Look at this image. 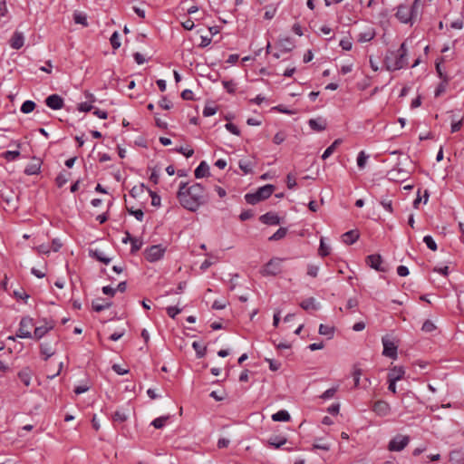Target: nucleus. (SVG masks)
Here are the masks:
<instances>
[{
	"label": "nucleus",
	"mask_w": 464,
	"mask_h": 464,
	"mask_svg": "<svg viewBox=\"0 0 464 464\" xmlns=\"http://www.w3.org/2000/svg\"><path fill=\"white\" fill-rule=\"evenodd\" d=\"M375 36V32L372 28H369L365 32L360 33L358 35V41L361 43L370 42Z\"/></svg>",
	"instance_id": "21"
},
{
	"label": "nucleus",
	"mask_w": 464,
	"mask_h": 464,
	"mask_svg": "<svg viewBox=\"0 0 464 464\" xmlns=\"http://www.w3.org/2000/svg\"><path fill=\"white\" fill-rule=\"evenodd\" d=\"M463 117H461L459 120H455L454 117H452V123H451V132H457L460 130L462 126Z\"/></svg>",
	"instance_id": "43"
},
{
	"label": "nucleus",
	"mask_w": 464,
	"mask_h": 464,
	"mask_svg": "<svg viewBox=\"0 0 464 464\" xmlns=\"http://www.w3.org/2000/svg\"><path fill=\"white\" fill-rule=\"evenodd\" d=\"M405 373L403 367L401 366H394L392 368L388 373V381H399L401 380Z\"/></svg>",
	"instance_id": "15"
},
{
	"label": "nucleus",
	"mask_w": 464,
	"mask_h": 464,
	"mask_svg": "<svg viewBox=\"0 0 464 464\" xmlns=\"http://www.w3.org/2000/svg\"><path fill=\"white\" fill-rule=\"evenodd\" d=\"M186 186V183L180 184L177 197L183 208L195 212L205 203L204 188L199 183H195L188 188Z\"/></svg>",
	"instance_id": "1"
},
{
	"label": "nucleus",
	"mask_w": 464,
	"mask_h": 464,
	"mask_svg": "<svg viewBox=\"0 0 464 464\" xmlns=\"http://www.w3.org/2000/svg\"><path fill=\"white\" fill-rule=\"evenodd\" d=\"M367 264L373 269L377 271H385L383 267L381 266L382 262V256L380 255H370L367 256Z\"/></svg>",
	"instance_id": "11"
},
{
	"label": "nucleus",
	"mask_w": 464,
	"mask_h": 464,
	"mask_svg": "<svg viewBox=\"0 0 464 464\" xmlns=\"http://www.w3.org/2000/svg\"><path fill=\"white\" fill-rule=\"evenodd\" d=\"M313 447L314 449L322 450L324 451H328L330 450V445L328 443L323 442L322 440H316Z\"/></svg>",
	"instance_id": "42"
},
{
	"label": "nucleus",
	"mask_w": 464,
	"mask_h": 464,
	"mask_svg": "<svg viewBox=\"0 0 464 464\" xmlns=\"http://www.w3.org/2000/svg\"><path fill=\"white\" fill-rule=\"evenodd\" d=\"M111 305V302L102 301V303L100 300H95L92 302V308L96 312H101L104 309L109 308Z\"/></svg>",
	"instance_id": "28"
},
{
	"label": "nucleus",
	"mask_w": 464,
	"mask_h": 464,
	"mask_svg": "<svg viewBox=\"0 0 464 464\" xmlns=\"http://www.w3.org/2000/svg\"><path fill=\"white\" fill-rule=\"evenodd\" d=\"M286 442V439L285 438H282V439H279L277 437H275V438H270L268 440V443L269 445L275 447L276 449H278L280 448L281 446H283L285 443Z\"/></svg>",
	"instance_id": "34"
},
{
	"label": "nucleus",
	"mask_w": 464,
	"mask_h": 464,
	"mask_svg": "<svg viewBox=\"0 0 464 464\" xmlns=\"http://www.w3.org/2000/svg\"><path fill=\"white\" fill-rule=\"evenodd\" d=\"M280 45L286 52H290L295 46L291 39L288 37L281 40Z\"/></svg>",
	"instance_id": "39"
},
{
	"label": "nucleus",
	"mask_w": 464,
	"mask_h": 464,
	"mask_svg": "<svg viewBox=\"0 0 464 464\" xmlns=\"http://www.w3.org/2000/svg\"><path fill=\"white\" fill-rule=\"evenodd\" d=\"M395 16L403 24L412 23L414 20L409 6L401 5L398 6Z\"/></svg>",
	"instance_id": "7"
},
{
	"label": "nucleus",
	"mask_w": 464,
	"mask_h": 464,
	"mask_svg": "<svg viewBox=\"0 0 464 464\" xmlns=\"http://www.w3.org/2000/svg\"><path fill=\"white\" fill-rule=\"evenodd\" d=\"M151 197V205L154 207H159L160 205V197L158 196L155 192L150 191Z\"/></svg>",
	"instance_id": "51"
},
{
	"label": "nucleus",
	"mask_w": 464,
	"mask_h": 464,
	"mask_svg": "<svg viewBox=\"0 0 464 464\" xmlns=\"http://www.w3.org/2000/svg\"><path fill=\"white\" fill-rule=\"evenodd\" d=\"M358 232L350 230L343 235V242L347 245H352L358 239Z\"/></svg>",
	"instance_id": "20"
},
{
	"label": "nucleus",
	"mask_w": 464,
	"mask_h": 464,
	"mask_svg": "<svg viewBox=\"0 0 464 464\" xmlns=\"http://www.w3.org/2000/svg\"><path fill=\"white\" fill-rule=\"evenodd\" d=\"M10 46L14 49H20L24 44V36L22 33L14 32L9 41Z\"/></svg>",
	"instance_id": "12"
},
{
	"label": "nucleus",
	"mask_w": 464,
	"mask_h": 464,
	"mask_svg": "<svg viewBox=\"0 0 464 464\" xmlns=\"http://www.w3.org/2000/svg\"><path fill=\"white\" fill-rule=\"evenodd\" d=\"M342 143V140L341 139H337L335 140L331 146H329L324 152V154L322 155V159L323 160H326L328 157H330L334 150L336 149V147L338 145H340Z\"/></svg>",
	"instance_id": "26"
},
{
	"label": "nucleus",
	"mask_w": 464,
	"mask_h": 464,
	"mask_svg": "<svg viewBox=\"0 0 464 464\" xmlns=\"http://www.w3.org/2000/svg\"><path fill=\"white\" fill-rule=\"evenodd\" d=\"M300 306L304 310H317L319 308L318 304H316L315 299L314 297H309L301 302Z\"/></svg>",
	"instance_id": "22"
},
{
	"label": "nucleus",
	"mask_w": 464,
	"mask_h": 464,
	"mask_svg": "<svg viewBox=\"0 0 464 464\" xmlns=\"http://www.w3.org/2000/svg\"><path fill=\"white\" fill-rule=\"evenodd\" d=\"M286 233H287V229L286 228L280 227L275 234H273L269 237V240L270 241H276V240L282 239L283 237H285Z\"/></svg>",
	"instance_id": "32"
},
{
	"label": "nucleus",
	"mask_w": 464,
	"mask_h": 464,
	"mask_svg": "<svg viewBox=\"0 0 464 464\" xmlns=\"http://www.w3.org/2000/svg\"><path fill=\"white\" fill-rule=\"evenodd\" d=\"M217 110L215 107L206 106L203 110V115L205 117L212 116L216 113Z\"/></svg>",
	"instance_id": "59"
},
{
	"label": "nucleus",
	"mask_w": 464,
	"mask_h": 464,
	"mask_svg": "<svg viewBox=\"0 0 464 464\" xmlns=\"http://www.w3.org/2000/svg\"><path fill=\"white\" fill-rule=\"evenodd\" d=\"M91 256L99 260L102 263L108 265L111 262V258L107 257L102 251L95 249L90 251Z\"/></svg>",
	"instance_id": "23"
},
{
	"label": "nucleus",
	"mask_w": 464,
	"mask_h": 464,
	"mask_svg": "<svg viewBox=\"0 0 464 464\" xmlns=\"http://www.w3.org/2000/svg\"><path fill=\"white\" fill-rule=\"evenodd\" d=\"M192 347L194 348V350L196 351L197 353V356L198 358H202L205 356L206 354V347L205 346H202L201 344H199L198 342H194L192 343Z\"/></svg>",
	"instance_id": "33"
},
{
	"label": "nucleus",
	"mask_w": 464,
	"mask_h": 464,
	"mask_svg": "<svg viewBox=\"0 0 464 464\" xmlns=\"http://www.w3.org/2000/svg\"><path fill=\"white\" fill-rule=\"evenodd\" d=\"M358 304H359V302L356 298H350L347 301L346 309L352 310V309L357 307Z\"/></svg>",
	"instance_id": "62"
},
{
	"label": "nucleus",
	"mask_w": 464,
	"mask_h": 464,
	"mask_svg": "<svg viewBox=\"0 0 464 464\" xmlns=\"http://www.w3.org/2000/svg\"><path fill=\"white\" fill-rule=\"evenodd\" d=\"M90 389V385L88 383L86 384H82V385H79V386H76L73 390V392L76 393V394H81L82 392H87L88 390Z\"/></svg>",
	"instance_id": "55"
},
{
	"label": "nucleus",
	"mask_w": 464,
	"mask_h": 464,
	"mask_svg": "<svg viewBox=\"0 0 464 464\" xmlns=\"http://www.w3.org/2000/svg\"><path fill=\"white\" fill-rule=\"evenodd\" d=\"M130 243H131V252L132 253L140 250L142 246V242L135 237L133 239H131Z\"/></svg>",
	"instance_id": "47"
},
{
	"label": "nucleus",
	"mask_w": 464,
	"mask_h": 464,
	"mask_svg": "<svg viewBox=\"0 0 464 464\" xmlns=\"http://www.w3.org/2000/svg\"><path fill=\"white\" fill-rule=\"evenodd\" d=\"M181 312V309L176 307V306H169L167 308V313L169 316L171 318H175V316Z\"/></svg>",
	"instance_id": "50"
},
{
	"label": "nucleus",
	"mask_w": 464,
	"mask_h": 464,
	"mask_svg": "<svg viewBox=\"0 0 464 464\" xmlns=\"http://www.w3.org/2000/svg\"><path fill=\"white\" fill-rule=\"evenodd\" d=\"M42 161L37 158H31V175L39 174Z\"/></svg>",
	"instance_id": "29"
},
{
	"label": "nucleus",
	"mask_w": 464,
	"mask_h": 464,
	"mask_svg": "<svg viewBox=\"0 0 464 464\" xmlns=\"http://www.w3.org/2000/svg\"><path fill=\"white\" fill-rule=\"evenodd\" d=\"M46 105L53 110H60L63 107V100L58 94H52L45 100Z\"/></svg>",
	"instance_id": "9"
},
{
	"label": "nucleus",
	"mask_w": 464,
	"mask_h": 464,
	"mask_svg": "<svg viewBox=\"0 0 464 464\" xmlns=\"http://www.w3.org/2000/svg\"><path fill=\"white\" fill-rule=\"evenodd\" d=\"M226 129L230 131L231 133L235 134V135H239L240 134V130L239 129L234 125L233 123H227L225 125Z\"/></svg>",
	"instance_id": "53"
},
{
	"label": "nucleus",
	"mask_w": 464,
	"mask_h": 464,
	"mask_svg": "<svg viewBox=\"0 0 464 464\" xmlns=\"http://www.w3.org/2000/svg\"><path fill=\"white\" fill-rule=\"evenodd\" d=\"M308 124L312 130L316 131L324 130L326 128L325 121L321 119H311L309 120Z\"/></svg>",
	"instance_id": "19"
},
{
	"label": "nucleus",
	"mask_w": 464,
	"mask_h": 464,
	"mask_svg": "<svg viewBox=\"0 0 464 464\" xmlns=\"http://www.w3.org/2000/svg\"><path fill=\"white\" fill-rule=\"evenodd\" d=\"M409 441L408 436L397 435L389 442L388 449L391 451H401L408 445Z\"/></svg>",
	"instance_id": "5"
},
{
	"label": "nucleus",
	"mask_w": 464,
	"mask_h": 464,
	"mask_svg": "<svg viewBox=\"0 0 464 464\" xmlns=\"http://www.w3.org/2000/svg\"><path fill=\"white\" fill-rule=\"evenodd\" d=\"M319 334L322 335H327L331 338L334 334V327L324 325V324H320Z\"/></svg>",
	"instance_id": "36"
},
{
	"label": "nucleus",
	"mask_w": 464,
	"mask_h": 464,
	"mask_svg": "<svg viewBox=\"0 0 464 464\" xmlns=\"http://www.w3.org/2000/svg\"><path fill=\"white\" fill-rule=\"evenodd\" d=\"M4 156L5 158L7 160H14V159H16L18 156H19V151L17 150H8V151H5L4 153Z\"/></svg>",
	"instance_id": "49"
},
{
	"label": "nucleus",
	"mask_w": 464,
	"mask_h": 464,
	"mask_svg": "<svg viewBox=\"0 0 464 464\" xmlns=\"http://www.w3.org/2000/svg\"><path fill=\"white\" fill-rule=\"evenodd\" d=\"M421 329L426 333H430L436 329V326L430 320H426Z\"/></svg>",
	"instance_id": "46"
},
{
	"label": "nucleus",
	"mask_w": 464,
	"mask_h": 464,
	"mask_svg": "<svg viewBox=\"0 0 464 464\" xmlns=\"http://www.w3.org/2000/svg\"><path fill=\"white\" fill-rule=\"evenodd\" d=\"M73 21L75 24H82L83 26L88 25L87 17L82 13H78V12L74 13Z\"/></svg>",
	"instance_id": "31"
},
{
	"label": "nucleus",
	"mask_w": 464,
	"mask_h": 464,
	"mask_svg": "<svg viewBox=\"0 0 464 464\" xmlns=\"http://www.w3.org/2000/svg\"><path fill=\"white\" fill-rule=\"evenodd\" d=\"M409 176V172L404 169L396 166L387 172V177L390 180L401 182L405 180Z\"/></svg>",
	"instance_id": "6"
},
{
	"label": "nucleus",
	"mask_w": 464,
	"mask_h": 464,
	"mask_svg": "<svg viewBox=\"0 0 464 464\" xmlns=\"http://www.w3.org/2000/svg\"><path fill=\"white\" fill-rule=\"evenodd\" d=\"M29 320L27 317L22 318L20 322V327L16 333V337L19 338H27L29 337V330L27 329V324Z\"/></svg>",
	"instance_id": "16"
},
{
	"label": "nucleus",
	"mask_w": 464,
	"mask_h": 464,
	"mask_svg": "<svg viewBox=\"0 0 464 464\" xmlns=\"http://www.w3.org/2000/svg\"><path fill=\"white\" fill-rule=\"evenodd\" d=\"M286 183H287L288 188H290V189L294 188L296 186L295 179L291 174L287 175V177H286Z\"/></svg>",
	"instance_id": "61"
},
{
	"label": "nucleus",
	"mask_w": 464,
	"mask_h": 464,
	"mask_svg": "<svg viewBox=\"0 0 464 464\" xmlns=\"http://www.w3.org/2000/svg\"><path fill=\"white\" fill-rule=\"evenodd\" d=\"M176 151L183 154L187 158H190L193 155V153H194L193 150H191V149L190 150H187V149H185L183 147H180V148L177 149Z\"/></svg>",
	"instance_id": "63"
},
{
	"label": "nucleus",
	"mask_w": 464,
	"mask_h": 464,
	"mask_svg": "<svg viewBox=\"0 0 464 464\" xmlns=\"http://www.w3.org/2000/svg\"><path fill=\"white\" fill-rule=\"evenodd\" d=\"M283 259L278 257H274L270 259L268 263H266L264 267L261 269L260 273L264 276H276L281 272V263Z\"/></svg>",
	"instance_id": "3"
},
{
	"label": "nucleus",
	"mask_w": 464,
	"mask_h": 464,
	"mask_svg": "<svg viewBox=\"0 0 464 464\" xmlns=\"http://www.w3.org/2000/svg\"><path fill=\"white\" fill-rule=\"evenodd\" d=\"M318 252L319 255L322 256H326L330 254V246L324 243V237H322L320 240V246Z\"/></svg>",
	"instance_id": "35"
},
{
	"label": "nucleus",
	"mask_w": 464,
	"mask_h": 464,
	"mask_svg": "<svg viewBox=\"0 0 464 464\" xmlns=\"http://www.w3.org/2000/svg\"><path fill=\"white\" fill-rule=\"evenodd\" d=\"M41 353L44 356V360H46L54 353V351L48 343H43L41 345Z\"/></svg>",
	"instance_id": "30"
},
{
	"label": "nucleus",
	"mask_w": 464,
	"mask_h": 464,
	"mask_svg": "<svg viewBox=\"0 0 464 464\" xmlns=\"http://www.w3.org/2000/svg\"><path fill=\"white\" fill-rule=\"evenodd\" d=\"M285 140V135L284 132H277L273 139V141L276 144H281Z\"/></svg>",
	"instance_id": "57"
},
{
	"label": "nucleus",
	"mask_w": 464,
	"mask_h": 464,
	"mask_svg": "<svg viewBox=\"0 0 464 464\" xmlns=\"http://www.w3.org/2000/svg\"><path fill=\"white\" fill-rule=\"evenodd\" d=\"M238 165L245 174H248L252 171V164L248 161L240 160Z\"/></svg>",
	"instance_id": "44"
},
{
	"label": "nucleus",
	"mask_w": 464,
	"mask_h": 464,
	"mask_svg": "<svg viewBox=\"0 0 464 464\" xmlns=\"http://www.w3.org/2000/svg\"><path fill=\"white\" fill-rule=\"evenodd\" d=\"M274 190H275V186L271 185V184H267V185H265V186L259 188L256 193L258 195V197L261 200H264V199L268 198L272 195Z\"/></svg>",
	"instance_id": "14"
},
{
	"label": "nucleus",
	"mask_w": 464,
	"mask_h": 464,
	"mask_svg": "<svg viewBox=\"0 0 464 464\" xmlns=\"http://www.w3.org/2000/svg\"><path fill=\"white\" fill-rule=\"evenodd\" d=\"M149 169H151L150 180L152 181L154 184H158L159 179H160V175H159L160 169H158L156 167L152 168V169L150 167H149Z\"/></svg>",
	"instance_id": "45"
},
{
	"label": "nucleus",
	"mask_w": 464,
	"mask_h": 464,
	"mask_svg": "<svg viewBox=\"0 0 464 464\" xmlns=\"http://www.w3.org/2000/svg\"><path fill=\"white\" fill-rule=\"evenodd\" d=\"M223 86L229 93L235 92V83L232 81H223Z\"/></svg>",
	"instance_id": "52"
},
{
	"label": "nucleus",
	"mask_w": 464,
	"mask_h": 464,
	"mask_svg": "<svg viewBox=\"0 0 464 464\" xmlns=\"http://www.w3.org/2000/svg\"><path fill=\"white\" fill-rule=\"evenodd\" d=\"M209 175V167L205 161H201L198 168L195 169V177L201 179Z\"/></svg>",
	"instance_id": "18"
},
{
	"label": "nucleus",
	"mask_w": 464,
	"mask_h": 464,
	"mask_svg": "<svg viewBox=\"0 0 464 464\" xmlns=\"http://www.w3.org/2000/svg\"><path fill=\"white\" fill-rule=\"evenodd\" d=\"M245 198H246V201L251 205H255V204L258 203L259 201H261V199L259 198L258 195L256 192L246 194L245 196Z\"/></svg>",
	"instance_id": "38"
},
{
	"label": "nucleus",
	"mask_w": 464,
	"mask_h": 464,
	"mask_svg": "<svg viewBox=\"0 0 464 464\" xmlns=\"http://www.w3.org/2000/svg\"><path fill=\"white\" fill-rule=\"evenodd\" d=\"M408 51L405 44H401L397 51H390L385 56V65L389 71H396L408 64Z\"/></svg>",
	"instance_id": "2"
},
{
	"label": "nucleus",
	"mask_w": 464,
	"mask_h": 464,
	"mask_svg": "<svg viewBox=\"0 0 464 464\" xmlns=\"http://www.w3.org/2000/svg\"><path fill=\"white\" fill-rule=\"evenodd\" d=\"M340 46L346 51L352 49V43L348 39H343L340 41Z\"/></svg>",
	"instance_id": "64"
},
{
	"label": "nucleus",
	"mask_w": 464,
	"mask_h": 464,
	"mask_svg": "<svg viewBox=\"0 0 464 464\" xmlns=\"http://www.w3.org/2000/svg\"><path fill=\"white\" fill-rule=\"evenodd\" d=\"M68 179L65 175L60 174L56 178V184L59 188L63 187L65 183H67Z\"/></svg>",
	"instance_id": "60"
},
{
	"label": "nucleus",
	"mask_w": 464,
	"mask_h": 464,
	"mask_svg": "<svg viewBox=\"0 0 464 464\" xmlns=\"http://www.w3.org/2000/svg\"><path fill=\"white\" fill-rule=\"evenodd\" d=\"M266 361L269 363V368L270 370L272 371H277L280 366H281V363L276 362V361H274L272 359H266Z\"/></svg>",
	"instance_id": "56"
},
{
	"label": "nucleus",
	"mask_w": 464,
	"mask_h": 464,
	"mask_svg": "<svg viewBox=\"0 0 464 464\" xmlns=\"http://www.w3.org/2000/svg\"><path fill=\"white\" fill-rule=\"evenodd\" d=\"M272 420L275 421H288L290 414L286 411H279L272 415Z\"/></svg>",
	"instance_id": "25"
},
{
	"label": "nucleus",
	"mask_w": 464,
	"mask_h": 464,
	"mask_svg": "<svg viewBox=\"0 0 464 464\" xmlns=\"http://www.w3.org/2000/svg\"><path fill=\"white\" fill-rule=\"evenodd\" d=\"M369 156L364 151H361L357 157V165L360 169H363L366 165Z\"/></svg>",
	"instance_id": "37"
},
{
	"label": "nucleus",
	"mask_w": 464,
	"mask_h": 464,
	"mask_svg": "<svg viewBox=\"0 0 464 464\" xmlns=\"http://www.w3.org/2000/svg\"><path fill=\"white\" fill-rule=\"evenodd\" d=\"M130 415V412L126 411V409L122 408L121 410H117L115 412L111 414V419L114 422L121 423L125 421Z\"/></svg>",
	"instance_id": "17"
},
{
	"label": "nucleus",
	"mask_w": 464,
	"mask_h": 464,
	"mask_svg": "<svg viewBox=\"0 0 464 464\" xmlns=\"http://www.w3.org/2000/svg\"><path fill=\"white\" fill-rule=\"evenodd\" d=\"M423 241L424 243L427 245V246L432 250V251H435L437 250V244L435 243V241L433 240L432 237L430 236H425L424 238H423Z\"/></svg>",
	"instance_id": "41"
},
{
	"label": "nucleus",
	"mask_w": 464,
	"mask_h": 464,
	"mask_svg": "<svg viewBox=\"0 0 464 464\" xmlns=\"http://www.w3.org/2000/svg\"><path fill=\"white\" fill-rule=\"evenodd\" d=\"M421 7H422L421 0H414L411 6L409 7L411 10V14H412L414 20H416L417 17L419 16Z\"/></svg>",
	"instance_id": "24"
},
{
	"label": "nucleus",
	"mask_w": 464,
	"mask_h": 464,
	"mask_svg": "<svg viewBox=\"0 0 464 464\" xmlns=\"http://www.w3.org/2000/svg\"><path fill=\"white\" fill-rule=\"evenodd\" d=\"M169 415L160 416L159 418H156L152 422L151 425L154 426L156 429H161L163 428L168 420H169Z\"/></svg>",
	"instance_id": "27"
},
{
	"label": "nucleus",
	"mask_w": 464,
	"mask_h": 464,
	"mask_svg": "<svg viewBox=\"0 0 464 464\" xmlns=\"http://www.w3.org/2000/svg\"><path fill=\"white\" fill-rule=\"evenodd\" d=\"M259 219L262 223L266 224V225H277L280 223L279 217L273 212H267V213L262 215L259 218Z\"/></svg>",
	"instance_id": "13"
},
{
	"label": "nucleus",
	"mask_w": 464,
	"mask_h": 464,
	"mask_svg": "<svg viewBox=\"0 0 464 464\" xmlns=\"http://www.w3.org/2000/svg\"><path fill=\"white\" fill-rule=\"evenodd\" d=\"M318 270H319V268L317 266L309 265L307 267V275H309L310 276L315 277V276H317Z\"/></svg>",
	"instance_id": "54"
},
{
	"label": "nucleus",
	"mask_w": 464,
	"mask_h": 464,
	"mask_svg": "<svg viewBox=\"0 0 464 464\" xmlns=\"http://www.w3.org/2000/svg\"><path fill=\"white\" fill-rule=\"evenodd\" d=\"M165 251L161 245H154L145 250L144 256L149 262H156L163 257Z\"/></svg>",
	"instance_id": "4"
},
{
	"label": "nucleus",
	"mask_w": 464,
	"mask_h": 464,
	"mask_svg": "<svg viewBox=\"0 0 464 464\" xmlns=\"http://www.w3.org/2000/svg\"><path fill=\"white\" fill-rule=\"evenodd\" d=\"M383 344V352L382 354L384 356L390 357L392 359L397 358V345L391 340L387 338L382 339Z\"/></svg>",
	"instance_id": "8"
},
{
	"label": "nucleus",
	"mask_w": 464,
	"mask_h": 464,
	"mask_svg": "<svg viewBox=\"0 0 464 464\" xmlns=\"http://www.w3.org/2000/svg\"><path fill=\"white\" fill-rule=\"evenodd\" d=\"M45 266H43L41 269L31 268V273L34 274L38 278H43L45 276Z\"/></svg>",
	"instance_id": "48"
},
{
	"label": "nucleus",
	"mask_w": 464,
	"mask_h": 464,
	"mask_svg": "<svg viewBox=\"0 0 464 464\" xmlns=\"http://www.w3.org/2000/svg\"><path fill=\"white\" fill-rule=\"evenodd\" d=\"M159 105L164 110H169L171 108V103L166 97H162L159 102Z\"/></svg>",
	"instance_id": "58"
},
{
	"label": "nucleus",
	"mask_w": 464,
	"mask_h": 464,
	"mask_svg": "<svg viewBox=\"0 0 464 464\" xmlns=\"http://www.w3.org/2000/svg\"><path fill=\"white\" fill-rule=\"evenodd\" d=\"M54 326L53 322H44L43 325L36 326L34 332V338L40 339L44 336Z\"/></svg>",
	"instance_id": "10"
},
{
	"label": "nucleus",
	"mask_w": 464,
	"mask_h": 464,
	"mask_svg": "<svg viewBox=\"0 0 464 464\" xmlns=\"http://www.w3.org/2000/svg\"><path fill=\"white\" fill-rule=\"evenodd\" d=\"M111 44L113 49H118L121 46L120 36L118 32H114L110 38Z\"/></svg>",
	"instance_id": "40"
}]
</instances>
